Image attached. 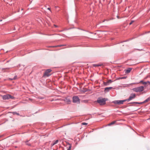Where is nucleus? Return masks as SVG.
Returning <instances> with one entry per match:
<instances>
[{
    "label": "nucleus",
    "mask_w": 150,
    "mask_h": 150,
    "mask_svg": "<svg viewBox=\"0 0 150 150\" xmlns=\"http://www.w3.org/2000/svg\"><path fill=\"white\" fill-rule=\"evenodd\" d=\"M127 101V100H116L112 101V103L115 104L120 105L123 104V103Z\"/></svg>",
    "instance_id": "nucleus-4"
},
{
    "label": "nucleus",
    "mask_w": 150,
    "mask_h": 150,
    "mask_svg": "<svg viewBox=\"0 0 150 150\" xmlns=\"http://www.w3.org/2000/svg\"><path fill=\"white\" fill-rule=\"evenodd\" d=\"M144 87L143 86H140L138 87L133 88L132 90L133 91L136 92H140L143 91L144 90Z\"/></svg>",
    "instance_id": "nucleus-1"
},
{
    "label": "nucleus",
    "mask_w": 150,
    "mask_h": 150,
    "mask_svg": "<svg viewBox=\"0 0 150 150\" xmlns=\"http://www.w3.org/2000/svg\"><path fill=\"white\" fill-rule=\"evenodd\" d=\"M51 71L52 70L51 69H47L43 74V77H48L50 76L51 74H50V73Z\"/></svg>",
    "instance_id": "nucleus-5"
},
{
    "label": "nucleus",
    "mask_w": 150,
    "mask_h": 150,
    "mask_svg": "<svg viewBox=\"0 0 150 150\" xmlns=\"http://www.w3.org/2000/svg\"><path fill=\"white\" fill-rule=\"evenodd\" d=\"M17 78V76H14V77H13V78L11 79V80H15Z\"/></svg>",
    "instance_id": "nucleus-23"
},
{
    "label": "nucleus",
    "mask_w": 150,
    "mask_h": 150,
    "mask_svg": "<svg viewBox=\"0 0 150 150\" xmlns=\"http://www.w3.org/2000/svg\"><path fill=\"white\" fill-rule=\"evenodd\" d=\"M103 84L105 86H107V85H108L109 84V83L107 81L106 82H104Z\"/></svg>",
    "instance_id": "nucleus-19"
},
{
    "label": "nucleus",
    "mask_w": 150,
    "mask_h": 150,
    "mask_svg": "<svg viewBox=\"0 0 150 150\" xmlns=\"http://www.w3.org/2000/svg\"><path fill=\"white\" fill-rule=\"evenodd\" d=\"M144 92V93H146V92L145 91Z\"/></svg>",
    "instance_id": "nucleus-34"
},
{
    "label": "nucleus",
    "mask_w": 150,
    "mask_h": 150,
    "mask_svg": "<svg viewBox=\"0 0 150 150\" xmlns=\"http://www.w3.org/2000/svg\"><path fill=\"white\" fill-rule=\"evenodd\" d=\"M130 104H133V103H135L137 104H142L144 103L143 102H131L130 103Z\"/></svg>",
    "instance_id": "nucleus-14"
},
{
    "label": "nucleus",
    "mask_w": 150,
    "mask_h": 150,
    "mask_svg": "<svg viewBox=\"0 0 150 150\" xmlns=\"http://www.w3.org/2000/svg\"><path fill=\"white\" fill-rule=\"evenodd\" d=\"M106 100L105 98H98L97 101V103H99L101 105H103L106 103Z\"/></svg>",
    "instance_id": "nucleus-2"
},
{
    "label": "nucleus",
    "mask_w": 150,
    "mask_h": 150,
    "mask_svg": "<svg viewBox=\"0 0 150 150\" xmlns=\"http://www.w3.org/2000/svg\"><path fill=\"white\" fill-rule=\"evenodd\" d=\"M117 18H120L119 16H117Z\"/></svg>",
    "instance_id": "nucleus-28"
},
{
    "label": "nucleus",
    "mask_w": 150,
    "mask_h": 150,
    "mask_svg": "<svg viewBox=\"0 0 150 150\" xmlns=\"http://www.w3.org/2000/svg\"><path fill=\"white\" fill-rule=\"evenodd\" d=\"M30 0V1L31 2L33 0Z\"/></svg>",
    "instance_id": "nucleus-30"
},
{
    "label": "nucleus",
    "mask_w": 150,
    "mask_h": 150,
    "mask_svg": "<svg viewBox=\"0 0 150 150\" xmlns=\"http://www.w3.org/2000/svg\"><path fill=\"white\" fill-rule=\"evenodd\" d=\"M17 146H16V147H15V148H17Z\"/></svg>",
    "instance_id": "nucleus-33"
},
{
    "label": "nucleus",
    "mask_w": 150,
    "mask_h": 150,
    "mask_svg": "<svg viewBox=\"0 0 150 150\" xmlns=\"http://www.w3.org/2000/svg\"><path fill=\"white\" fill-rule=\"evenodd\" d=\"M132 68H128L127 69H125V71L126 74H128L130 72Z\"/></svg>",
    "instance_id": "nucleus-10"
},
{
    "label": "nucleus",
    "mask_w": 150,
    "mask_h": 150,
    "mask_svg": "<svg viewBox=\"0 0 150 150\" xmlns=\"http://www.w3.org/2000/svg\"><path fill=\"white\" fill-rule=\"evenodd\" d=\"M3 99L4 100L8 99H13L14 97L9 94H6L3 95L2 96Z\"/></svg>",
    "instance_id": "nucleus-3"
},
{
    "label": "nucleus",
    "mask_w": 150,
    "mask_h": 150,
    "mask_svg": "<svg viewBox=\"0 0 150 150\" xmlns=\"http://www.w3.org/2000/svg\"><path fill=\"white\" fill-rule=\"evenodd\" d=\"M93 65L94 67H97L100 66L102 65V64H93Z\"/></svg>",
    "instance_id": "nucleus-15"
},
{
    "label": "nucleus",
    "mask_w": 150,
    "mask_h": 150,
    "mask_svg": "<svg viewBox=\"0 0 150 150\" xmlns=\"http://www.w3.org/2000/svg\"><path fill=\"white\" fill-rule=\"evenodd\" d=\"M13 115H19V113H17L16 112H12Z\"/></svg>",
    "instance_id": "nucleus-17"
},
{
    "label": "nucleus",
    "mask_w": 150,
    "mask_h": 150,
    "mask_svg": "<svg viewBox=\"0 0 150 150\" xmlns=\"http://www.w3.org/2000/svg\"><path fill=\"white\" fill-rule=\"evenodd\" d=\"M112 88V87H106L105 88V91L106 92H108Z\"/></svg>",
    "instance_id": "nucleus-11"
},
{
    "label": "nucleus",
    "mask_w": 150,
    "mask_h": 150,
    "mask_svg": "<svg viewBox=\"0 0 150 150\" xmlns=\"http://www.w3.org/2000/svg\"><path fill=\"white\" fill-rule=\"evenodd\" d=\"M126 78V77H122L120 78V79H125Z\"/></svg>",
    "instance_id": "nucleus-25"
},
{
    "label": "nucleus",
    "mask_w": 150,
    "mask_h": 150,
    "mask_svg": "<svg viewBox=\"0 0 150 150\" xmlns=\"http://www.w3.org/2000/svg\"><path fill=\"white\" fill-rule=\"evenodd\" d=\"M71 145L69 144L68 148V149L67 150H71Z\"/></svg>",
    "instance_id": "nucleus-20"
},
{
    "label": "nucleus",
    "mask_w": 150,
    "mask_h": 150,
    "mask_svg": "<svg viewBox=\"0 0 150 150\" xmlns=\"http://www.w3.org/2000/svg\"><path fill=\"white\" fill-rule=\"evenodd\" d=\"M87 124V123L85 122H82L81 123V125H86Z\"/></svg>",
    "instance_id": "nucleus-22"
},
{
    "label": "nucleus",
    "mask_w": 150,
    "mask_h": 150,
    "mask_svg": "<svg viewBox=\"0 0 150 150\" xmlns=\"http://www.w3.org/2000/svg\"><path fill=\"white\" fill-rule=\"evenodd\" d=\"M2 21V20H0V22H1V21Z\"/></svg>",
    "instance_id": "nucleus-31"
},
{
    "label": "nucleus",
    "mask_w": 150,
    "mask_h": 150,
    "mask_svg": "<svg viewBox=\"0 0 150 150\" xmlns=\"http://www.w3.org/2000/svg\"><path fill=\"white\" fill-rule=\"evenodd\" d=\"M63 100L68 104H70L71 102V98L69 96H68L65 98Z\"/></svg>",
    "instance_id": "nucleus-7"
},
{
    "label": "nucleus",
    "mask_w": 150,
    "mask_h": 150,
    "mask_svg": "<svg viewBox=\"0 0 150 150\" xmlns=\"http://www.w3.org/2000/svg\"><path fill=\"white\" fill-rule=\"evenodd\" d=\"M47 9L49 10L50 11H51V10H50V8H47Z\"/></svg>",
    "instance_id": "nucleus-27"
},
{
    "label": "nucleus",
    "mask_w": 150,
    "mask_h": 150,
    "mask_svg": "<svg viewBox=\"0 0 150 150\" xmlns=\"http://www.w3.org/2000/svg\"><path fill=\"white\" fill-rule=\"evenodd\" d=\"M54 25V26H55V27H57V26L56 25Z\"/></svg>",
    "instance_id": "nucleus-29"
},
{
    "label": "nucleus",
    "mask_w": 150,
    "mask_h": 150,
    "mask_svg": "<svg viewBox=\"0 0 150 150\" xmlns=\"http://www.w3.org/2000/svg\"><path fill=\"white\" fill-rule=\"evenodd\" d=\"M115 122H116L115 121H113V122H111L110 123H109L108 125L109 126H110V125H113L115 123Z\"/></svg>",
    "instance_id": "nucleus-18"
},
{
    "label": "nucleus",
    "mask_w": 150,
    "mask_h": 150,
    "mask_svg": "<svg viewBox=\"0 0 150 150\" xmlns=\"http://www.w3.org/2000/svg\"><path fill=\"white\" fill-rule=\"evenodd\" d=\"M150 77V75H149V76H147V77H146V78H145V79H146L147 78V77Z\"/></svg>",
    "instance_id": "nucleus-26"
},
{
    "label": "nucleus",
    "mask_w": 150,
    "mask_h": 150,
    "mask_svg": "<svg viewBox=\"0 0 150 150\" xmlns=\"http://www.w3.org/2000/svg\"><path fill=\"white\" fill-rule=\"evenodd\" d=\"M58 142V140H57L55 141H53L52 143V144L51 145L52 146L54 145L55 144H57Z\"/></svg>",
    "instance_id": "nucleus-13"
},
{
    "label": "nucleus",
    "mask_w": 150,
    "mask_h": 150,
    "mask_svg": "<svg viewBox=\"0 0 150 150\" xmlns=\"http://www.w3.org/2000/svg\"><path fill=\"white\" fill-rule=\"evenodd\" d=\"M107 81L109 83V84L110 83H111L112 82V81L110 79H109V80H108Z\"/></svg>",
    "instance_id": "nucleus-21"
},
{
    "label": "nucleus",
    "mask_w": 150,
    "mask_h": 150,
    "mask_svg": "<svg viewBox=\"0 0 150 150\" xmlns=\"http://www.w3.org/2000/svg\"><path fill=\"white\" fill-rule=\"evenodd\" d=\"M150 101V96L147 99L145 100L143 102L144 103L148 102Z\"/></svg>",
    "instance_id": "nucleus-12"
},
{
    "label": "nucleus",
    "mask_w": 150,
    "mask_h": 150,
    "mask_svg": "<svg viewBox=\"0 0 150 150\" xmlns=\"http://www.w3.org/2000/svg\"><path fill=\"white\" fill-rule=\"evenodd\" d=\"M25 143L28 146H31V144L28 142V141H27L26 142H25Z\"/></svg>",
    "instance_id": "nucleus-16"
},
{
    "label": "nucleus",
    "mask_w": 150,
    "mask_h": 150,
    "mask_svg": "<svg viewBox=\"0 0 150 150\" xmlns=\"http://www.w3.org/2000/svg\"><path fill=\"white\" fill-rule=\"evenodd\" d=\"M134 21H131L130 23H129V25H131Z\"/></svg>",
    "instance_id": "nucleus-24"
},
{
    "label": "nucleus",
    "mask_w": 150,
    "mask_h": 150,
    "mask_svg": "<svg viewBox=\"0 0 150 150\" xmlns=\"http://www.w3.org/2000/svg\"><path fill=\"white\" fill-rule=\"evenodd\" d=\"M73 102L74 103H79L80 100L78 96H74L72 98Z\"/></svg>",
    "instance_id": "nucleus-6"
},
{
    "label": "nucleus",
    "mask_w": 150,
    "mask_h": 150,
    "mask_svg": "<svg viewBox=\"0 0 150 150\" xmlns=\"http://www.w3.org/2000/svg\"><path fill=\"white\" fill-rule=\"evenodd\" d=\"M135 97L136 94L135 93H131L130 94L129 98L128 99H126V100H127V101H129L135 98Z\"/></svg>",
    "instance_id": "nucleus-8"
},
{
    "label": "nucleus",
    "mask_w": 150,
    "mask_h": 150,
    "mask_svg": "<svg viewBox=\"0 0 150 150\" xmlns=\"http://www.w3.org/2000/svg\"><path fill=\"white\" fill-rule=\"evenodd\" d=\"M149 32H150V31H148L147 33H149Z\"/></svg>",
    "instance_id": "nucleus-32"
},
{
    "label": "nucleus",
    "mask_w": 150,
    "mask_h": 150,
    "mask_svg": "<svg viewBox=\"0 0 150 150\" xmlns=\"http://www.w3.org/2000/svg\"><path fill=\"white\" fill-rule=\"evenodd\" d=\"M139 83H141L144 85H146L148 83L149 84V85L150 84V82L149 81H147L146 82H145L143 80H141L139 82Z\"/></svg>",
    "instance_id": "nucleus-9"
}]
</instances>
